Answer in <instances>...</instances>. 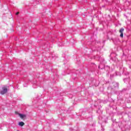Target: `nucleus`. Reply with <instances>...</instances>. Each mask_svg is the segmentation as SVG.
I'll list each match as a JSON object with an SVG mask.
<instances>
[{"mask_svg":"<svg viewBox=\"0 0 131 131\" xmlns=\"http://www.w3.org/2000/svg\"><path fill=\"white\" fill-rule=\"evenodd\" d=\"M8 92V89L6 87H3L2 90L1 91V95H5Z\"/></svg>","mask_w":131,"mask_h":131,"instance_id":"obj_1","label":"nucleus"},{"mask_svg":"<svg viewBox=\"0 0 131 131\" xmlns=\"http://www.w3.org/2000/svg\"><path fill=\"white\" fill-rule=\"evenodd\" d=\"M124 31V29L122 28L119 30V33H121L120 35V37H123V32Z\"/></svg>","mask_w":131,"mask_h":131,"instance_id":"obj_2","label":"nucleus"},{"mask_svg":"<svg viewBox=\"0 0 131 131\" xmlns=\"http://www.w3.org/2000/svg\"><path fill=\"white\" fill-rule=\"evenodd\" d=\"M18 115L20 117V118H21V119H23V118H24V117H26V115H25L18 114Z\"/></svg>","mask_w":131,"mask_h":131,"instance_id":"obj_3","label":"nucleus"},{"mask_svg":"<svg viewBox=\"0 0 131 131\" xmlns=\"http://www.w3.org/2000/svg\"><path fill=\"white\" fill-rule=\"evenodd\" d=\"M18 124L20 126H23L25 124L23 122H20Z\"/></svg>","mask_w":131,"mask_h":131,"instance_id":"obj_4","label":"nucleus"},{"mask_svg":"<svg viewBox=\"0 0 131 131\" xmlns=\"http://www.w3.org/2000/svg\"><path fill=\"white\" fill-rule=\"evenodd\" d=\"M19 14V12H17L16 13V15H18Z\"/></svg>","mask_w":131,"mask_h":131,"instance_id":"obj_5","label":"nucleus"},{"mask_svg":"<svg viewBox=\"0 0 131 131\" xmlns=\"http://www.w3.org/2000/svg\"><path fill=\"white\" fill-rule=\"evenodd\" d=\"M16 114H17L18 113H17V112H15Z\"/></svg>","mask_w":131,"mask_h":131,"instance_id":"obj_6","label":"nucleus"}]
</instances>
